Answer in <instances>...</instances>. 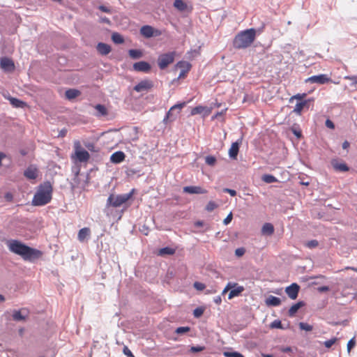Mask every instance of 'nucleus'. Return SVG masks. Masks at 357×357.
Returning <instances> with one entry per match:
<instances>
[{
    "instance_id": "48",
    "label": "nucleus",
    "mask_w": 357,
    "mask_h": 357,
    "mask_svg": "<svg viewBox=\"0 0 357 357\" xmlns=\"http://www.w3.org/2000/svg\"><path fill=\"white\" fill-rule=\"evenodd\" d=\"M355 345H356V340H355L354 337H353L352 339H351L349 341V342L347 344V351L349 353L355 347Z\"/></svg>"
},
{
    "instance_id": "11",
    "label": "nucleus",
    "mask_w": 357,
    "mask_h": 357,
    "mask_svg": "<svg viewBox=\"0 0 357 357\" xmlns=\"http://www.w3.org/2000/svg\"><path fill=\"white\" fill-rule=\"evenodd\" d=\"M140 33L145 38H149L159 35V31L149 25H144L140 29Z\"/></svg>"
},
{
    "instance_id": "47",
    "label": "nucleus",
    "mask_w": 357,
    "mask_h": 357,
    "mask_svg": "<svg viewBox=\"0 0 357 357\" xmlns=\"http://www.w3.org/2000/svg\"><path fill=\"white\" fill-rule=\"evenodd\" d=\"M194 287L198 290V291H202L205 289L206 286L204 284L199 282H195L193 284Z\"/></svg>"
},
{
    "instance_id": "36",
    "label": "nucleus",
    "mask_w": 357,
    "mask_h": 357,
    "mask_svg": "<svg viewBox=\"0 0 357 357\" xmlns=\"http://www.w3.org/2000/svg\"><path fill=\"white\" fill-rule=\"evenodd\" d=\"M189 331H190V328L188 327V326H185V327H178V328H176L173 329L172 331H170L169 333L180 334V333L188 332Z\"/></svg>"
},
{
    "instance_id": "26",
    "label": "nucleus",
    "mask_w": 357,
    "mask_h": 357,
    "mask_svg": "<svg viewBox=\"0 0 357 357\" xmlns=\"http://www.w3.org/2000/svg\"><path fill=\"white\" fill-rule=\"evenodd\" d=\"M331 164L333 168L337 171L347 172L349 170V167L345 163H340L337 160H333Z\"/></svg>"
},
{
    "instance_id": "9",
    "label": "nucleus",
    "mask_w": 357,
    "mask_h": 357,
    "mask_svg": "<svg viewBox=\"0 0 357 357\" xmlns=\"http://www.w3.org/2000/svg\"><path fill=\"white\" fill-rule=\"evenodd\" d=\"M75 148L76 157L79 162H86L89 159V153L86 151L81 148L79 142H76L75 143Z\"/></svg>"
},
{
    "instance_id": "22",
    "label": "nucleus",
    "mask_w": 357,
    "mask_h": 357,
    "mask_svg": "<svg viewBox=\"0 0 357 357\" xmlns=\"http://www.w3.org/2000/svg\"><path fill=\"white\" fill-rule=\"evenodd\" d=\"M244 287L243 286L237 285L233 289H231L228 295L229 299H232L234 297L238 296L241 294L244 291Z\"/></svg>"
},
{
    "instance_id": "46",
    "label": "nucleus",
    "mask_w": 357,
    "mask_h": 357,
    "mask_svg": "<svg viewBox=\"0 0 357 357\" xmlns=\"http://www.w3.org/2000/svg\"><path fill=\"white\" fill-rule=\"evenodd\" d=\"M204 107L202 106H197V107H194L192 111H191V114L192 115H195V114H201L203 111H204Z\"/></svg>"
},
{
    "instance_id": "25",
    "label": "nucleus",
    "mask_w": 357,
    "mask_h": 357,
    "mask_svg": "<svg viewBox=\"0 0 357 357\" xmlns=\"http://www.w3.org/2000/svg\"><path fill=\"white\" fill-rule=\"evenodd\" d=\"M24 175L29 179H35L37 177V169L36 168L29 167L24 171Z\"/></svg>"
},
{
    "instance_id": "52",
    "label": "nucleus",
    "mask_w": 357,
    "mask_h": 357,
    "mask_svg": "<svg viewBox=\"0 0 357 357\" xmlns=\"http://www.w3.org/2000/svg\"><path fill=\"white\" fill-rule=\"evenodd\" d=\"M232 213L230 212L228 215L223 220V223L225 225H227L228 224H229L231 220H232Z\"/></svg>"
},
{
    "instance_id": "34",
    "label": "nucleus",
    "mask_w": 357,
    "mask_h": 357,
    "mask_svg": "<svg viewBox=\"0 0 357 357\" xmlns=\"http://www.w3.org/2000/svg\"><path fill=\"white\" fill-rule=\"evenodd\" d=\"M95 109L98 113V116H105L107 114V108L103 105L98 104L95 106Z\"/></svg>"
},
{
    "instance_id": "38",
    "label": "nucleus",
    "mask_w": 357,
    "mask_h": 357,
    "mask_svg": "<svg viewBox=\"0 0 357 357\" xmlns=\"http://www.w3.org/2000/svg\"><path fill=\"white\" fill-rule=\"evenodd\" d=\"M205 162L208 165L213 166L216 162V158L213 155H207L205 158Z\"/></svg>"
},
{
    "instance_id": "20",
    "label": "nucleus",
    "mask_w": 357,
    "mask_h": 357,
    "mask_svg": "<svg viewBox=\"0 0 357 357\" xmlns=\"http://www.w3.org/2000/svg\"><path fill=\"white\" fill-rule=\"evenodd\" d=\"M311 101V99L305 100L301 102H298L296 104V106L293 110L297 114H301L302 110L305 107H307L308 103Z\"/></svg>"
},
{
    "instance_id": "12",
    "label": "nucleus",
    "mask_w": 357,
    "mask_h": 357,
    "mask_svg": "<svg viewBox=\"0 0 357 357\" xmlns=\"http://www.w3.org/2000/svg\"><path fill=\"white\" fill-rule=\"evenodd\" d=\"M299 290L300 286L297 283H292L285 288V293L291 299L294 300L298 297Z\"/></svg>"
},
{
    "instance_id": "55",
    "label": "nucleus",
    "mask_w": 357,
    "mask_h": 357,
    "mask_svg": "<svg viewBox=\"0 0 357 357\" xmlns=\"http://www.w3.org/2000/svg\"><path fill=\"white\" fill-rule=\"evenodd\" d=\"M223 192L229 193L231 197L236 195V191L230 188H224Z\"/></svg>"
},
{
    "instance_id": "18",
    "label": "nucleus",
    "mask_w": 357,
    "mask_h": 357,
    "mask_svg": "<svg viewBox=\"0 0 357 357\" xmlns=\"http://www.w3.org/2000/svg\"><path fill=\"white\" fill-rule=\"evenodd\" d=\"M91 234L90 229L88 227H84L81 229L78 232V240L81 242L84 241L85 239L89 238Z\"/></svg>"
},
{
    "instance_id": "63",
    "label": "nucleus",
    "mask_w": 357,
    "mask_h": 357,
    "mask_svg": "<svg viewBox=\"0 0 357 357\" xmlns=\"http://www.w3.org/2000/svg\"><path fill=\"white\" fill-rule=\"evenodd\" d=\"M138 172L137 170L135 169H130L128 171V174L129 176L130 175H134L135 174H137Z\"/></svg>"
},
{
    "instance_id": "15",
    "label": "nucleus",
    "mask_w": 357,
    "mask_h": 357,
    "mask_svg": "<svg viewBox=\"0 0 357 357\" xmlns=\"http://www.w3.org/2000/svg\"><path fill=\"white\" fill-rule=\"evenodd\" d=\"M183 192L188 194H206L207 190L200 186L190 185L183 188Z\"/></svg>"
},
{
    "instance_id": "28",
    "label": "nucleus",
    "mask_w": 357,
    "mask_h": 357,
    "mask_svg": "<svg viewBox=\"0 0 357 357\" xmlns=\"http://www.w3.org/2000/svg\"><path fill=\"white\" fill-rule=\"evenodd\" d=\"M175 110L172 109V107L170 108V109L168 111V112L166 114L165 117L163 119V121H167V120L172 121L174 119H176V116L179 114V112H176V114H174Z\"/></svg>"
},
{
    "instance_id": "2",
    "label": "nucleus",
    "mask_w": 357,
    "mask_h": 357,
    "mask_svg": "<svg viewBox=\"0 0 357 357\" xmlns=\"http://www.w3.org/2000/svg\"><path fill=\"white\" fill-rule=\"evenodd\" d=\"M52 185L50 181L41 183L32 199V205L42 206L50 203L52 198Z\"/></svg>"
},
{
    "instance_id": "61",
    "label": "nucleus",
    "mask_w": 357,
    "mask_h": 357,
    "mask_svg": "<svg viewBox=\"0 0 357 357\" xmlns=\"http://www.w3.org/2000/svg\"><path fill=\"white\" fill-rule=\"evenodd\" d=\"M203 349H204V347H192L190 349L191 351H192V352L201 351Z\"/></svg>"
},
{
    "instance_id": "37",
    "label": "nucleus",
    "mask_w": 357,
    "mask_h": 357,
    "mask_svg": "<svg viewBox=\"0 0 357 357\" xmlns=\"http://www.w3.org/2000/svg\"><path fill=\"white\" fill-rule=\"evenodd\" d=\"M223 355L225 357H244L241 354L237 351H225Z\"/></svg>"
},
{
    "instance_id": "53",
    "label": "nucleus",
    "mask_w": 357,
    "mask_h": 357,
    "mask_svg": "<svg viewBox=\"0 0 357 357\" xmlns=\"http://www.w3.org/2000/svg\"><path fill=\"white\" fill-rule=\"evenodd\" d=\"M185 102H182V103H179V104H176V105H174V106H172V109H174L175 111L176 110L177 112H180V110L185 106Z\"/></svg>"
},
{
    "instance_id": "14",
    "label": "nucleus",
    "mask_w": 357,
    "mask_h": 357,
    "mask_svg": "<svg viewBox=\"0 0 357 357\" xmlns=\"http://www.w3.org/2000/svg\"><path fill=\"white\" fill-rule=\"evenodd\" d=\"M242 143V138L238 139L236 142L232 143L229 150V155L231 159H236L240 145Z\"/></svg>"
},
{
    "instance_id": "43",
    "label": "nucleus",
    "mask_w": 357,
    "mask_h": 357,
    "mask_svg": "<svg viewBox=\"0 0 357 357\" xmlns=\"http://www.w3.org/2000/svg\"><path fill=\"white\" fill-rule=\"evenodd\" d=\"M218 205L213 201H210L206 206V210L208 212L213 211Z\"/></svg>"
},
{
    "instance_id": "54",
    "label": "nucleus",
    "mask_w": 357,
    "mask_h": 357,
    "mask_svg": "<svg viewBox=\"0 0 357 357\" xmlns=\"http://www.w3.org/2000/svg\"><path fill=\"white\" fill-rule=\"evenodd\" d=\"M238 284L236 283V282H229L227 283V284L226 285V289L227 290H229L231 291V289H233L234 287H236V286H237Z\"/></svg>"
},
{
    "instance_id": "29",
    "label": "nucleus",
    "mask_w": 357,
    "mask_h": 357,
    "mask_svg": "<svg viewBox=\"0 0 357 357\" xmlns=\"http://www.w3.org/2000/svg\"><path fill=\"white\" fill-rule=\"evenodd\" d=\"M176 68H180L181 70H183L185 71H189L191 68V64L188 61H178L176 64Z\"/></svg>"
},
{
    "instance_id": "44",
    "label": "nucleus",
    "mask_w": 357,
    "mask_h": 357,
    "mask_svg": "<svg viewBox=\"0 0 357 357\" xmlns=\"http://www.w3.org/2000/svg\"><path fill=\"white\" fill-rule=\"evenodd\" d=\"M84 145H85L86 148L90 151H92V152L98 151V149H97V147L96 146V145L93 143L88 142V143H86Z\"/></svg>"
},
{
    "instance_id": "57",
    "label": "nucleus",
    "mask_w": 357,
    "mask_h": 357,
    "mask_svg": "<svg viewBox=\"0 0 357 357\" xmlns=\"http://www.w3.org/2000/svg\"><path fill=\"white\" fill-rule=\"evenodd\" d=\"M279 350L283 353H289L292 351V349L290 347H280Z\"/></svg>"
},
{
    "instance_id": "7",
    "label": "nucleus",
    "mask_w": 357,
    "mask_h": 357,
    "mask_svg": "<svg viewBox=\"0 0 357 357\" xmlns=\"http://www.w3.org/2000/svg\"><path fill=\"white\" fill-rule=\"evenodd\" d=\"M153 87V82L148 79H145L136 84L133 89L137 92H148Z\"/></svg>"
},
{
    "instance_id": "1",
    "label": "nucleus",
    "mask_w": 357,
    "mask_h": 357,
    "mask_svg": "<svg viewBox=\"0 0 357 357\" xmlns=\"http://www.w3.org/2000/svg\"><path fill=\"white\" fill-rule=\"evenodd\" d=\"M6 245L11 252L18 255L25 261H33L43 255V252L31 248L17 240H8Z\"/></svg>"
},
{
    "instance_id": "49",
    "label": "nucleus",
    "mask_w": 357,
    "mask_h": 357,
    "mask_svg": "<svg viewBox=\"0 0 357 357\" xmlns=\"http://www.w3.org/2000/svg\"><path fill=\"white\" fill-rule=\"evenodd\" d=\"M98 8L101 10L102 12L106 13H111L112 9L109 7L100 5L98 7Z\"/></svg>"
},
{
    "instance_id": "8",
    "label": "nucleus",
    "mask_w": 357,
    "mask_h": 357,
    "mask_svg": "<svg viewBox=\"0 0 357 357\" xmlns=\"http://www.w3.org/2000/svg\"><path fill=\"white\" fill-rule=\"evenodd\" d=\"M330 82H331V79L326 74L313 75L305 79V82L317 83L319 84H324Z\"/></svg>"
},
{
    "instance_id": "21",
    "label": "nucleus",
    "mask_w": 357,
    "mask_h": 357,
    "mask_svg": "<svg viewBox=\"0 0 357 357\" xmlns=\"http://www.w3.org/2000/svg\"><path fill=\"white\" fill-rule=\"evenodd\" d=\"M268 306H279L281 304V299L278 297L269 296L265 301Z\"/></svg>"
},
{
    "instance_id": "27",
    "label": "nucleus",
    "mask_w": 357,
    "mask_h": 357,
    "mask_svg": "<svg viewBox=\"0 0 357 357\" xmlns=\"http://www.w3.org/2000/svg\"><path fill=\"white\" fill-rule=\"evenodd\" d=\"M65 94H66V98L68 100H72V99H74V98H77V96H79V95L80 94V91L77 89H68L66 91Z\"/></svg>"
},
{
    "instance_id": "45",
    "label": "nucleus",
    "mask_w": 357,
    "mask_h": 357,
    "mask_svg": "<svg viewBox=\"0 0 357 357\" xmlns=\"http://www.w3.org/2000/svg\"><path fill=\"white\" fill-rule=\"evenodd\" d=\"M204 313V309L202 307H197L193 311V315L196 318L200 317Z\"/></svg>"
},
{
    "instance_id": "41",
    "label": "nucleus",
    "mask_w": 357,
    "mask_h": 357,
    "mask_svg": "<svg viewBox=\"0 0 357 357\" xmlns=\"http://www.w3.org/2000/svg\"><path fill=\"white\" fill-rule=\"evenodd\" d=\"M271 328H284L285 327L282 324L280 320L273 321L271 325Z\"/></svg>"
},
{
    "instance_id": "6",
    "label": "nucleus",
    "mask_w": 357,
    "mask_h": 357,
    "mask_svg": "<svg viewBox=\"0 0 357 357\" xmlns=\"http://www.w3.org/2000/svg\"><path fill=\"white\" fill-rule=\"evenodd\" d=\"M12 319L17 322L26 321L29 316V311L27 308L23 307L20 310H13L12 311Z\"/></svg>"
},
{
    "instance_id": "40",
    "label": "nucleus",
    "mask_w": 357,
    "mask_h": 357,
    "mask_svg": "<svg viewBox=\"0 0 357 357\" xmlns=\"http://www.w3.org/2000/svg\"><path fill=\"white\" fill-rule=\"evenodd\" d=\"M305 245L307 248L312 249L317 248L319 245V242L317 240H311L306 242Z\"/></svg>"
},
{
    "instance_id": "33",
    "label": "nucleus",
    "mask_w": 357,
    "mask_h": 357,
    "mask_svg": "<svg viewBox=\"0 0 357 357\" xmlns=\"http://www.w3.org/2000/svg\"><path fill=\"white\" fill-rule=\"evenodd\" d=\"M112 40L116 44H122L124 42L123 38L119 33H113Z\"/></svg>"
},
{
    "instance_id": "58",
    "label": "nucleus",
    "mask_w": 357,
    "mask_h": 357,
    "mask_svg": "<svg viewBox=\"0 0 357 357\" xmlns=\"http://www.w3.org/2000/svg\"><path fill=\"white\" fill-rule=\"evenodd\" d=\"M123 352L125 355L130 357H135L128 347L125 346L123 349Z\"/></svg>"
},
{
    "instance_id": "10",
    "label": "nucleus",
    "mask_w": 357,
    "mask_h": 357,
    "mask_svg": "<svg viewBox=\"0 0 357 357\" xmlns=\"http://www.w3.org/2000/svg\"><path fill=\"white\" fill-rule=\"evenodd\" d=\"M0 67L7 73H11L15 70V64L13 61L6 56L1 58Z\"/></svg>"
},
{
    "instance_id": "23",
    "label": "nucleus",
    "mask_w": 357,
    "mask_h": 357,
    "mask_svg": "<svg viewBox=\"0 0 357 357\" xmlns=\"http://www.w3.org/2000/svg\"><path fill=\"white\" fill-rule=\"evenodd\" d=\"M304 305L305 303L303 301H299L296 304H294L288 311L289 316L294 317L295 314L298 312V310Z\"/></svg>"
},
{
    "instance_id": "62",
    "label": "nucleus",
    "mask_w": 357,
    "mask_h": 357,
    "mask_svg": "<svg viewBox=\"0 0 357 357\" xmlns=\"http://www.w3.org/2000/svg\"><path fill=\"white\" fill-rule=\"evenodd\" d=\"M100 22H102V23L107 24H110V23H111V22L109 20V18H107L106 17H100Z\"/></svg>"
},
{
    "instance_id": "64",
    "label": "nucleus",
    "mask_w": 357,
    "mask_h": 357,
    "mask_svg": "<svg viewBox=\"0 0 357 357\" xmlns=\"http://www.w3.org/2000/svg\"><path fill=\"white\" fill-rule=\"evenodd\" d=\"M188 72V71H185L183 70H181L180 73H179V75H178V79L184 77Z\"/></svg>"
},
{
    "instance_id": "39",
    "label": "nucleus",
    "mask_w": 357,
    "mask_h": 357,
    "mask_svg": "<svg viewBox=\"0 0 357 357\" xmlns=\"http://www.w3.org/2000/svg\"><path fill=\"white\" fill-rule=\"evenodd\" d=\"M299 327L301 330L305 331L307 332L311 331L313 328L312 325L304 322H300Z\"/></svg>"
},
{
    "instance_id": "50",
    "label": "nucleus",
    "mask_w": 357,
    "mask_h": 357,
    "mask_svg": "<svg viewBox=\"0 0 357 357\" xmlns=\"http://www.w3.org/2000/svg\"><path fill=\"white\" fill-rule=\"evenodd\" d=\"M336 340V338H332L329 340L326 341L324 342V345L326 346V347L330 348L332 347V345H333L335 343Z\"/></svg>"
},
{
    "instance_id": "19",
    "label": "nucleus",
    "mask_w": 357,
    "mask_h": 357,
    "mask_svg": "<svg viewBox=\"0 0 357 357\" xmlns=\"http://www.w3.org/2000/svg\"><path fill=\"white\" fill-rule=\"evenodd\" d=\"M7 100H8L10 101V103L14 107H16V108H23L26 105V102H24L16 98H13L10 96H8V98H7Z\"/></svg>"
},
{
    "instance_id": "42",
    "label": "nucleus",
    "mask_w": 357,
    "mask_h": 357,
    "mask_svg": "<svg viewBox=\"0 0 357 357\" xmlns=\"http://www.w3.org/2000/svg\"><path fill=\"white\" fill-rule=\"evenodd\" d=\"M307 96L306 93H297L292 97L290 98L289 102H291L294 99H296L298 100H302L304 98H305Z\"/></svg>"
},
{
    "instance_id": "4",
    "label": "nucleus",
    "mask_w": 357,
    "mask_h": 357,
    "mask_svg": "<svg viewBox=\"0 0 357 357\" xmlns=\"http://www.w3.org/2000/svg\"><path fill=\"white\" fill-rule=\"evenodd\" d=\"M135 192V189L132 188L128 193L121 195L111 194L107 199L106 207L117 208L124 204H126L131 198H132Z\"/></svg>"
},
{
    "instance_id": "60",
    "label": "nucleus",
    "mask_w": 357,
    "mask_h": 357,
    "mask_svg": "<svg viewBox=\"0 0 357 357\" xmlns=\"http://www.w3.org/2000/svg\"><path fill=\"white\" fill-rule=\"evenodd\" d=\"M76 183H77V174L75 176V178H73V183H70L71 189L73 190L76 188Z\"/></svg>"
},
{
    "instance_id": "5",
    "label": "nucleus",
    "mask_w": 357,
    "mask_h": 357,
    "mask_svg": "<svg viewBox=\"0 0 357 357\" xmlns=\"http://www.w3.org/2000/svg\"><path fill=\"white\" fill-rule=\"evenodd\" d=\"M175 56V52H169L160 55L158 59V64L159 68L161 70L165 69L169 64L174 62Z\"/></svg>"
},
{
    "instance_id": "32",
    "label": "nucleus",
    "mask_w": 357,
    "mask_h": 357,
    "mask_svg": "<svg viewBox=\"0 0 357 357\" xmlns=\"http://www.w3.org/2000/svg\"><path fill=\"white\" fill-rule=\"evenodd\" d=\"M174 6L180 11H183L186 9L187 5L183 0H175Z\"/></svg>"
},
{
    "instance_id": "56",
    "label": "nucleus",
    "mask_w": 357,
    "mask_h": 357,
    "mask_svg": "<svg viewBox=\"0 0 357 357\" xmlns=\"http://www.w3.org/2000/svg\"><path fill=\"white\" fill-rule=\"evenodd\" d=\"M294 135L298 139H300L301 137H302V133H301V131L298 129H296L294 128H293L291 129Z\"/></svg>"
},
{
    "instance_id": "59",
    "label": "nucleus",
    "mask_w": 357,
    "mask_h": 357,
    "mask_svg": "<svg viewBox=\"0 0 357 357\" xmlns=\"http://www.w3.org/2000/svg\"><path fill=\"white\" fill-rule=\"evenodd\" d=\"M325 125L328 128H331V129H334L335 128L334 123L332 121H331L330 119H327L326 121Z\"/></svg>"
},
{
    "instance_id": "35",
    "label": "nucleus",
    "mask_w": 357,
    "mask_h": 357,
    "mask_svg": "<svg viewBox=\"0 0 357 357\" xmlns=\"http://www.w3.org/2000/svg\"><path fill=\"white\" fill-rule=\"evenodd\" d=\"M262 180L267 183H274L277 181L276 178L271 174H264Z\"/></svg>"
},
{
    "instance_id": "3",
    "label": "nucleus",
    "mask_w": 357,
    "mask_h": 357,
    "mask_svg": "<svg viewBox=\"0 0 357 357\" xmlns=\"http://www.w3.org/2000/svg\"><path fill=\"white\" fill-rule=\"evenodd\" d=\"M256 38V29L251 28L238 33L233 40V47L237 50L250 47Z\"/></svg>"
},
{
    "instance_id": "31",
    "label": "nucleus",
    "mask_w": 357,
    "mask_h": 357,
    "mask_svg": "<svg viewBox=\"0 0 357 357\" xmlns=\"http://www.w3.org/2000/svg\"><path fill=\"white\" fill-rule=\"evenodd\" d=\"M175 253V250L174 248H169V247H165L163 248H161L159 250V255L161 256L163 255H172Z\"/></svg>"
},
{
    "instance_id": "51",
    "label": "nucleus",
    "mask_w": 357,
    "mask_h": 357,
    "mask_svg": "<svg viewBox=\"0 0 357 357\" xmlns=\"http://www.w3.org/2000/svg\"><path fill=\"white\" fill-rule=\"evenodd\" d=\"M245 252V248H237L236 250H235V255L237 256V257H241L243 256Z\"/></svg>"
},
{
    "instance_id": "13",
    "label": "nucleus",
    "mask_w": 357,
    "mask_h": 357,
    "mask_svg": "<svg viewBox=\"0 0 357 357\" xmlns=\"http://www.w3.org/2000/svg\"><path fill=\"white\" fill-rule=\"evenodd\" d=\"M151 66L146 61H139L133 64V70L137 72L149 73Z\"/></svg>"
},
{
    "instance_id": "16",
    "label": "nucleus",
    "mask_w": 357,
    "mask_h": 357,
    "mask_svg": "<svg viewBox=\"0 0 357 357\" xmlns=\"http://www.w3.org/2000/svg\"><path fill=\"white\" fill-rule=\"evenodd\" d=\"M126 155L123 151H116L112 154L110 161L114 164H119L125 160Z\"/></svg>"
},
{
    "instance_id": "24",
    "label": "nucleus",
    "mask_w": 357,
    "mask_h": 357,
    "mask_svg": "<svg viewBox=\"0 0 357 357\" xmlns=\"http://www.w3.org/2000/svg\"><path fill=\"white\" fill-rule=\"evenodd\" d=\"M261 233L264 235L271 236L274 233V227L271 223H265L261 228Z\"/></svg>"
},
{
    "instance_id": "30",
    "label": "nucleus",
    "mask_w": 357,
    "mask_h": 357,
    "mask_svg": "<svg viewBox=\"0 0 357 357\" xmlns=\"http://www.w3.org/2000/svg\"><path fill=\"white\" fill-rule=\"evenodd\" d=\"M129 56L133 59H138L142 56V52L139 50H130L128 52Z\"/></svg>"
},
{
    "instance_id": "17",
    "label": "nucleus",
    "mask_w": 357,
    "mask_h": 357,
    "mask_svg": "<svg viewBox=\"0 0 357 357\" xmlns=\"http://www.w3.org/2000/svg\"><path fill=\"white\" fill-rule=\"evenodd\" d=\"M96 49L98 52L102 55L108 54L112 50L110 45L104 43H98Z\"/></svg>"
}]
</instances>
